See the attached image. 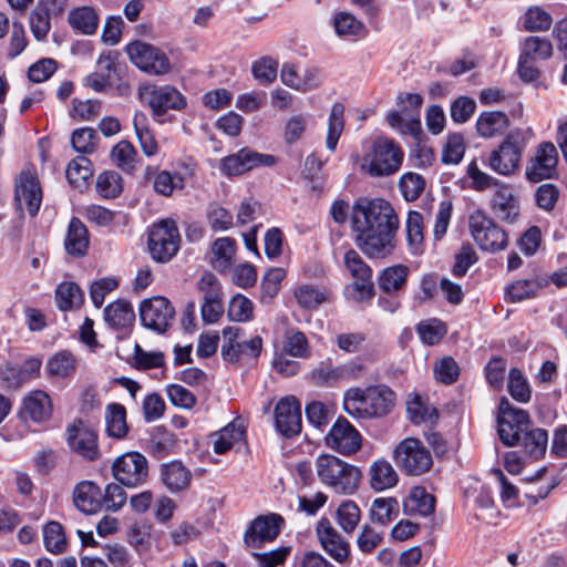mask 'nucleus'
I'll return each mask as SVG.
<instances>
[{
    "label": "nucleus",
    "mask_w": 567,
    "mask_h": 567,
    "mask_svg": "<svg viewBox=\"0 0 567 567\" xmlns=\"http://www.w3.org/2000/svg\"><path fill=\"white\" fill-rule=\"evenodd\" d=\"M395 405V393L386 385L350 388L343 394V410L357 420L379 419Z\"/></svg>",
    "instance_id": "nucleus-1"
},
{
    "label": "nucleus",
    "mask_w": 567,
    "mask_h": 567,
    "mask_svg": "<svg viewBox=\"0 0 567 567\" xmlns=\"http://www.w3.org/2000/svg\"><path fill=\"white\" fill-rule=\"evenodd\" d=\"M403 158L404 152L399 143L392 138L379 136L363 155L360 168L370 177H389L399 172Z\"/></svg>",
    "instance_id": "nucleus-2"
},
{
    "label": "nucleus",
    "mask_w": 567,
    "mask_h": 567,
    "mask_svg": "<svg viewBox=\"0 0 567 567\" xmlns=\"http://www.w3.org/2000/svg\"><path fill=\"white\" fill-rule=\"evenodd\" d=\"M316 472L320 482L337 494L352 495L359 487L360 470L337 456L320 455L316 461Z\"/></svg>",
    "instance_id": "nucleus-3"
},
{
    "label": "nucleus",
    "mask_w": 567,
    "mask_h": 567,
    "mask_svg": "<svg viewBox=\"0 0 567 567\" xmlns=\"http://www.w3.org/2000/svg\"><path fill=\"white\" fill-rule=\"evenodd\" d=\"M394 209L382 198L358 199L352 208L351 227L353 233H363L386 227H398Z\"/></svg>",
    "instance_id": "nucleus-4"
},
{
    "label": "nucleus",
    "mask_w": 567,
    "mask_h": 567,
    "mask_svg": "<svg viewBox=\"0 0 567 567\" xmlns=\"http://www.w3.org/2000/svg\"><path fill=\"white\" fill-rule=\"evenodd\" d=\"M395 465L409 476H420L433 466L432 454L423 442L415 437L402 440L392 453Z\"/></svg>",
    "instance_id": "nucleus-5"
},
{
    "label": "nucleus",
    "mask_w": 567,
    "mask_h": 567,
    "mask_svg": "<svg viewBox=\"0 0 567 567\" xmlns=\"http://www.w3.org/2000/svg\"><path fill=\"white\" fill-rule=\"evenodd\" d=\"M244 332L239 327H226L223 330L221 357L233 364H248L255 361L262 348V339L258 336L250 340L243 339Z\"/></svg>",
    "instance_id": "nucleus-6"
},
{
    "label": "nucleus",
    "mask_w": 567,
    "mask_h": 567,
    "mask_svg": "<svg viewBox=\"0 0 567 567\" xmlns=\"http://www.w3.org/2000/svg\"><path fill=\"white\" fill-rule=\"evenodd\" d=\"M526 138L522 131H512L488 156V167L498 175L511 176L519 167Z\"/></svg>",
    "instance_id": "nucleus-7"
},
{
    "label": "nucleus",
    "mask_w": 567,
    "mask_h": 567,
    "mask_svg": "<svg viewBox=\"0 0 567 567\" xmlns=\"http://www.w3.org/2000/svg\"><path fill=\"white\" fill-rule=\"evenodd\" d=\"M468 228L474 241L484 251L504 250L508 245L506 231L481 209L470 215Z\"/></svg>",
    "instance_id": "nucleus-8"
},
{
    "label": "nucleus",
    "mask_w": 567,
    "mask_h": 567,
    "mask_svg": "<svg viewBox=\"0 0 567 567\" xmlns=\"http://www.w3.org/2000/svg\"><path fill=\"white\" fill-rule=\"evenodd\" d=\"M137 95L151 109L154 117L162 116L169 110L179 111L186 104L183 94L172 85L142 84L137 89Z\"/></svg>",
    "instance_id": "nucleus-9"
},
{
    "label": "nucleus",
    "mask_w": 567,
    "mask_h": 567,
    "mask_svg": "<svg viewBox=\"0 0 567 567\" xmlns=\"http://www.w3.org/2000/svg\"><path fill=\"white\" fill-rule=\"evenodd\" d=\"M528 427V413L520 409H514L509 401L503 398L497 415V433L502 443L506 446L517 445Z\"/></svg>",
    "instance_id": "nucleus-10"
},
{
    "label": "nucleus",
    "mask_w": 567,
    "mask_h": 567,
    "mask_svg": "<svg viewBox=\"0 0 567 567\" xmlns=\"http://www.w3.org/2000/svg\"><path fill=\"white\" fill-rule=\"evenodd\" d=\"M111 470L115 481L128 488H136L148 478V462L140 452H126L117 456Z\"/></svg>",
    "instance_id": "nucleus-11"
},
{
    "label": "nucleus",
    "mask_w": 567,
    "mask_h": 567,
    "mask_svg": "<svg viewBox=\"0 0 567 567\" xmlns=\"http://www.w3.org/2000/svg\"><path fill=\"white\" fill-rule=\"evenodd\" d=\"M181 236L177 225L172 219L155 224L148 235V249L154 260L169 261L178 251Z\"/></svg>",
    "instance_id": "nucleus-12"
},
{
    "label": "nucleus",
    "mask_w": 567,
    "mask_h": 567,
    "mask_svg": "<svg viewBox=\"0 0 567 567\" xmlns=\"http://www.w3.org/2000/svg\"><path fill=\"white\" fill-rule=\"evenodd\" d=\"M138 310L142 324L159 334L165 333L175 320V308L163 296H154L143 300Z\"/></svg>",
    "instance_id": "nucleus-13"
},
{
    "label": "nucleus",
    "mask_w": 567,
    "mask_h": 567,
    "mask_svg": "<svg viewBox=\"0 0 567 567\" xmlns=\"http://www.w3.org/2000/svg\"><path fill=\"white\" fill-rule=\"evenodd\" d=\"M65 440L70 450L87 462L101 457L97 432L82 420H75L66 426Z\"/></svg>",
    "instance_id": "nucleus-14"
},
{
    "label": "nucleus",
    "mask_w": 567,
    "mask_h": 567,
    "mask_svg": "<svg viewBox=\"0 0 567 567\" xmlns=\"http://www.w3.org/2000/svg\"><path fill=\"white\" fill-rule=\"evenodd\" d=\"M126 52L132 63L146 73L164 75L172 69L167 55L158 48L148 43L142 41L132 42L127 45Z\"/></svg>",
    "instance_id": "nucleus-15"
},
{
    "label": "nucleus",
    "mask_w": 567,
    "mask_h": 567,
    "mask_svg": "<svg viewBox=\"0 0 567 567\" xmlns=\"http://www.w3.org/2000/svg\"><path fill=\"white\" fill-rule=\"evenodd\" d=\"M558 151L550 142L540 143L526 166V178L538 183L543 179L555 177L557 173Z\"/></svg>",
    "instance_id": "nucleus-16"
},
{
    "label": "nucleus",
    "mask_w": 567,
    "mask_h": 567,
    "mask_svg": "<svg viewBox=\"0 0 567 567\" xmlns=\"http://www.w3.org/2000/svg\"><path fill=\"white\" fill-rule=\"evenodd\" d=\"M316 536L321 548L338 564H346L350 559V543L332 526L326 517L320 518L316 525Z\"/></svg>",
    "instance_id": "nucleus-17"
},
{
    "label": "nucleus",
    "mask_w": 567,
    "mask_h": 567,
    "mask_svg": "<svg viewBox=\"0 0 567 567\" xmlns=\"http://www.w3.org/2000/svg\"><path fill=\"white\" fill-rule=\"evenodd\" d=\"M285 520L278 514L256 517L244 534L245 545L249 548H260L266 543L274 542L282 528Z\"/></svg>",
    "instance_id": "nucleus-18"
},
{
    "label": "nucleus",
    "mask_w": 567,
    "mask_h": 567,
    "mask_svg": "<svg viewBox=\"0 0 567 567\" xmlns=\"http://www.w3.org/2000/svg\"><path fill=\"white\" fill-rule=\"evenodd\" d=\"M398 227L354 233L358 248L369 258H385L393 251V236Z\"/></svg>",
    "instance_id": "nucleus-19"
},
{
    "label": "nucleus",
    "mask_w": 567,
    "mask_h": 567,
    "mask_svg": "<svg viewBox=\"0 0 567 567\" xmlns=\"http://www.w3.org/2000/svg\"><path fill=\"white\" fill-rule=\"evenodd\" d=\"M343 264L354 279L351 288L358 293L355 297L357 300L363 301L371 299L374 295V285L370 266L365 264L354 249H349L344 254Z\"/></svg>",
    "instance_id": "nucleus-20"
},
{
    "label": "nucleus",
    "mask_w": 567,
    "mask_h": 567,
    "mask_svg": "<svg viewBox=\"0 0 567 567\" xmlns=\"http://www.w3.org/2000/svg\"><path fill=\"white\" fill-rule=\"evenodd\" d=\"M276 158L269 154H260L247 147L221 159L220 169L227 176L241 175L259 166H272Z\"/></svg>",
    "instance_id": "nucleus-21"
},
{
    "label": "nucleus",
    "mask_w": 567,
    "mask_h": 567,
    "mask_svg": "<svg viewBox=\"0 0 567 567\" xmlns=\"http://www.w3.org/2000/svg\"><path fill=\"white\" fill-rule=\"evenodd\" d=\"M326 443L343 455H351L361 449L360 432L344 417H339L326 436Z\"/></svg>",
    "instance_id": "nucleus-22"
},
{
    "label": "nucleus",
    "mask_w": 567,
    "mask_h": 567,
    "mask_svg": "<svg viewBox=\"0 0 567 567\" xmlns=\"http://www.w3.org/2000/svg\"><path fill=\"white\" fill-rule=\"evenodd\" d=\"M16 205L21 213L35 216L42 202V190L34 173L22 172L16 183Z\"/></svg>",
    "instance_id": "nucleus-23"
},
{
    "label": "nucleus",
    "mask_w": 567,
    "mask_h": 567,
    "mask_svg": "<svg viewBox=\"0 0 567 567\" xmlns=\"http://www.w3.org/2000/svg\"><path fill=\"white\" fill-rule=\"evenodd\" d=\"M275 424L280 434L291 437L301 431V406L293 396L282 398L275 408Z\"/></svg>",
    "instance_id": "nucleus-24"
},
{
    "label": "nucleus",
    "mask_w": 567,
    "mask_h": 567,
    "mask_svg": "<svg viewBox=\"0 0 567 567\" xmlns=\"http://www.w3.org/2000/svg\"><path fill=\"white\" fill-rule=\"evenodd\" d=\"M52 412L53 406L49 394L42 390H34L23 398L19 417L23 422L41 424L51 419Z\"/></svg>",
    "instance_id": "nucleus-25"
},
{
    "label": "nucleus",
    "mask_w": 567,
    "mask_h": 567,
    "mask_svg": "<svg viewBox=\"0 0 567 567\" xmlns=\"http://www.w3.org/2000/svg\"><path fill=\"white\" fill-rule=\"evenodd\" d=\"M74 506L84 514H96L102 509V491L92 481H82L73 489Z\"/></svg>",
    "instance_id": "nucleus-26"
},
{
    "label": "nucleus",
    "mask_w": 567,
    "mask_h": 567,
    "mask_svg": "<svg viewBox=\"0 0 567 567\" xmlns=\"http://www.w3.org/2000/svg\"><path fill=\"white\" fill-rule=\"evenodd\" d=\"M491 207L498 218L507 223H514L519 214L518 200L512 187L505 183L495 188Z\"/></svg>",
    "instance_id": "nucleus-27"
},
{
    "label": "nucleus",
    "mask_w": 567,
    "mask_h": 567,
    "mask_svg": "<svg viewBox=\"0 0 567 567\" xmlns=\"http://www.w3.org/2000/svg\"><path fill=\"white\" fill-rule=\"evenodd\" d=\"M161 480L171 493H178L189 487L192 472L179 461L161 466Z\"/></svg>",
    "instance_id": "nucleus-28"
},
{
    "label": "nucleus",
    "mask_w": 567,
    "mask_h": 567,
    "mask_svg": "<svg viewBox=\"0 0 567 567\" xmlns=\"http://www.w3.org/2000/svg\"><path fill=\"white\" fill-rule=\"evenodd\" d=\"M90 244L89 231L85 225L76 217H73L68 226L64 247L73 257L84 256Z\"/></svg>",
    "instance_id": "nucleus-29"
},
{
    "label": "nucleus",
    "mask_w": 567,
    "mask_h": 567,
    "mask_svg": "<svg viewBox=\"0 0 567 567\" xmlns=\"http://www.w3.org/2000/svg\"><path fill=\"white\" fill-rule=\"evenodd\" d=\"M403 509L406 515L426 517L435 509V498L423 486H414L403 502Z\"/></svg>",
    "instance_id": "nucleus-30"
},
{
    "label": "nucleus",
    "mask_w": 567,
    "mask_h": 567,
    "mask_svg": "<svg viewBox=\"0 0 567 567\" xmlns=\"http://www.w3.org/2000/svg\"><path fill=\"white\" fill-rule=\"evenodd\" d=\"M370 486L375 492H382L394 487L399 482V475L392 464L383 458L374 461L369 470Z\"/></svg>",
    "instance_id": "nucleus-31"
},
{
    "label": "nucleus",
    "mask_w": 567,
    "mask_h": 567,
    "mask_svg": "<svg viewBox=\"0 0 567 567\" xmlns=\"http://www.w3.org/2000/svg\"><path fill=\"white\" fill-rule=\"evenodd\" d=\"M145 175L148 178L154 175L153 188L163 196H171L175 189L184 187V178L178 173H171L168 171L157 172L155 167L147 166Z\"/></svg>",
    "instance_id": "nucleus-32"
},
{
    "label": "nucleus",
    "mask_w": 567,
    "mask_h": 567,
    "mask_svg": "<svg viewBox=\"0 0 567 567\" xmlns=\"http://www.w3.org/2000/svg\"><path fill=\"white\" fill-rule=\"evenodd\" d=\"M508 125V116L503 112H483L476 121L477 133L484 138L502 134Z\"/></svg>",
    "instance_id": "nucleus-33"
},
{
    "label": "nucleus",
    "mask_w": 567,
    "mask_h": 567,
    "mask_svg": "<svg viewBox=\"0 0 567 567\" xmlns=\"http://www.w3.org/2000/svg\"><path fill=\"white\" fill-rule=\"evenodd\" d=\"M236 254V241L230 237L217 238L212 245V265L223 272L227 270L234 260Z\"/></svg>",
    "instance_id": "nucleus-34"
},
{
    "label": "nucleus",
    "mask_w": 567,
    "mask_h": 567,
    "mask_svg": "<svg viewBox=\"0 0 567 567\" xmlns=\"http://www.w3.org/2000/svg\"><path fill=\"white\" fill-rule=\"evenodd\" d=\"M78 360L68 350H62L52 355L47 362V371L58 379L70 378L75 373Z\"/></svg>",
    "instance_id": "nucleus-35"
},
{
    "label": "nucleus",
    "mask_w": 567,
    "mask_h": 567,
    "mask_svg": "<svg viewBox=\"0 0 567 567\" xmlns=\"http://www.w3.org/2000/svg\"><path fill=\"white\" fill-rule=\"evenodd\" d=\"M106 433L114 439H123L128 431L126 410L120 403H111L105 410Z\"/></svg>",
    "instance_id": "nucleus-36"
},
{
    "label": "nucleus",
    "mask_w": 567,
    "mask_h": 567,
    "mask_svg": "<svg viewBox=\"0 0 567 567\" xmlns=\"http://www.w3.org/2000/svg\"><path fill=\"white\" fill-rule=\"evenodd\" d=\"M104 319L113 328L121 329L130 326L135 315L130 302L117 300L104 309Z\"/></svg>",
    "instance_id": "nucleus-37"
},
{
    "label": "nucleus",
    "mask_w": 567,
    "mask_h": 567,
    "mask_svg": "<svg viewBox=\"0 0 567 567\" xmlns=\"http://www.w3.org/2000/svg\"><path fill=\"white\" fill-rule=\"evenodd\" d=\"M355 364H342L338 367L321 365L312 372L313 380L319 384H334L340 380L355 377Z\"/></svg>",
    "instance_id": "nucleus-38"
},
{
    "label": "nucleus",
    "mask_w": 567,
    "mask_h": 567,
    "mask_svg": "<svg viewBox=\"0 0 567 567\" xmlns=\"http://www.w3.org/2000/svg\"><path fill=\"white\" fill-rule=\"evenodd\" d=\"M399 513V503L393 497L375 498L370 507V519L381 526L390 524Z\"/></svg>",
    "instance_id": "nucleus-39"
},
{
    "label": "nucleus",
    "mask_w": 567,
    "mask_h": 567,
    "mask_svg": "<svg viewBox=\"0 0 567 567\" xmlns=\"http://www.w3.org/2000/svg\"><path fill=\"white\" fill-rule=\"evenodd\" d=\"M110 155L112 162L122 171L131 173L136 168L138 154L131 142L120 141L112 147Z\"/></svg>",
    "instance_id": "nucleus-40"
},
{
    "label": "nucleus",
    "mask_w": 567,
    "mask_h": 567,
    "mask_svg": "<svg viewBox=\"0 0 567 567\" xmlns=\"http://www.w3.org/2000/svg\"><path fill=\"white\" fill-rule=\"evenodd\" d=\"M409 268L404 265H395L383 269L379 277V287L384 292L401 290L406 282Z\"/></svg>",
    "instance_id": "nucleus-41"
},
{
    "label": "nucleus",
    "mask_w": 567,
    "mask_h": 567,
    "mask_svg": "<svg viewBox=\"0 0 567 567\" xmlns=\"http://www.w3.org/2000/svg\"><path fill=\"white\" fill-rule=\"evenodd\" d=\"M361 519V509L355 502L351 499L342 501L336 511V520L339 527L346 533L351 534L357 528Z\"/></svg>",
    "instance_id": "nucleus-42"
},
{
    "label": "nucleus",
    "mask_w": 567,
    "mask_h": 567,
    "mask_svg": "<svg viewBox=\"0 0 567 567\" xmlns=\"http://www.w3.org/2000/svg\"><path fill=\"white\" fill-rule=\"evenodd\" d=\"M114 60L111 58V55H100L97 60L99 70L87 75L85 80L86 85L93 89L95 92L105 91L110 85L111 73L114 70Z\"/></svg>",
    "instance_id": "nucleus-43"
},
{
    "label": "nucleus",
    "mask_w": 567,
    "mask_h": 567,
    "mask_svg": "<svg viewBox=\"0 0 567 567\" xmlns=\"http://www.w3.org/2000/svg\"><path fill=\"white\" fill-rule=\"evenodd\" d=\"M65 174L71 185L82 188L93 176L92 163L85 156H78L68 164Z\"/></svg>",
    "instance_id": "nucleus-44"
},
{
    "label": "nucleus",
    "mask_w": 567,
    "mask_h": 567,
    "mask_svg": "<svg viewBox=\"0 0 567 567\" xmlns=\"http://www.w3.org/2000/svg\"><path fill=\"white\" fill-rule=\"evenodd\" d=\"M551 54L553 45L549 40L540 37H528L522 44L519 56L536 62L538 60H547Z\"/></svg>",
    "instance_id": "nucleus-45"
},
{
    "label": "nucleus",
    "mask_w": 567,
    "mask_h": 567,
    "mask_svg": "<svg viewBox=\"0 0 567 567\" xmlns=\"http://www.w3.org/2000/svg\"><path fill=\"white\" fill-rule=\"evenodd\" d=\"M55 301L59 309L68 311L83 303V292L75 282H61L55 289Z\"/></svg>",
    "instance_id": "nucleus-46"
},
{
    "label": "nucleus",
    "mask_w": 567,
    "mask_h": 567,
    "mask_svg": "<svg viewBox=\"0 0 567 567\" xmlns=\"http://www.w3.org/2000/svg\"><path fill=\"white\" fill-rule=\"evenodd\" d=\"M69 22L73 29L84 34H93L99 25V17L94 9L82 7L70 12Z\"/></svg>",
    "instance_id": "nucleus-47"
},
{
    "label": "nucleus",
    "mask_w": 567,
    "mask_h": 567,
    "mask_svg": "<svg viewBox=\"0 0 567 567\" xmlns=\"http://www.w3.org/2000/svg\"><path fill=\"white\" fill-rule=\"evenodd\" d=\"M520 440L527 454L534 458L544 456L548 444L546 430L539 427L533 430L527 429Z\"/></svg>",
    "instance_id": "nucleus-48"
},
{
    "label": "nucleus",
    "mask_w": 567,
    "mask_h": 567,
    "mask_svg": "<svg viewBox=\"0 0 567 567\" xmlns=\"http://www.w3.org/2000/svg\"><path fill=\"white\" fill-rule=\"evenodd\" d=\"M406 413L409 420L414 424H433L437 420V412L435 408L423 403L420 395H414L406 402Z\"/></svg>",
    "instance_id": "nucleus-49"
},
{
    "label": "nucleus",
    "mask_w": 567,
    "mask_h": 567,
    "mask_svg": "<svg viewBox=\"0 0 567 567\" xmlns=\"http://www.w3.org/2000/svg\"><path fill=\"white\" fill-rule=\"evenodd\" d=\"M343 114L344 106L341 103H336L332 105L329 115L328 134L326 140L327 148L331 152L336 150L344 127Z\"/></svg>",
    "instance_id": "nucleus-50"
},
{
    "label": "nucleus",
    "mask_w": 567,
    "mask_h": 567,
    "mask_svg": "<svg viewBox=\"0 0 567 567\" xmlns=\"http://www.w3.org/2000/svg\"><path fill=\"white\" fill-rule=\"evenodd\" d=\"M244 433L245 432L243 426L235 423H229L218 433H216L214 440V451L218 454L226 453L233 447L234 443L243 440Z\"/></svg>",
    "instance_id": "nucleus-51"
},
{
    "label": "nucleus",
    "mask_w": 567,
    "mask_h": 567,
    "mask_svg": "<svg viewBox=\"0 0 567 567\" xmlns=\"http://www.w3.org/2000/svg\"><path fill=\"white\" fill-rule=\"evenodd\" d=\"M333 28L339 37H355L364 31L363 23L348 12H338L333 18Z\"/></svg>",
    "instance_id": "nucleus-52"
},
{
    "label": "nucleus",
    "mask_w": 567,
    "mask_h": 567,
    "mask_svg": "<svg viewBox=\"0 0 567 567\" xmlns=\"http://www.w3.org/2000/svg\"><path fill=\"white\" fill-rule=\"evenodd\" d=\"M43 542L45 548L54 554L62 553L66 547L63 527L58 522H49L43 527Z\"/></svg>",
    "instance_id": "nucleus-53"
},
{
    "label": "nucleus",
    "mask_w": 567,
    "mask_h": 567,
    "mask_svg": "<svg viewBox=\"0 0 567 567\" xmlns=\"http://www.w3.org/2000/svg\"><path fill=\"white\" fill-rule=\"evenodd\" d=\"M97 142L99 136L91 127L76 128L71 135V145L78 153H93L97 146Z\"/></svg>",
    "instance_id": "nucleus-54"
},
{
    "label": "nucleus",
    "mask_w": 567,
    "mask_h": 567,
    "mask_svg": "<svg viewBox=\"0 0 567 567\" xmlns=\"http://www.w3.org/2000/svg\"><path fill=\"white\" fill-rule=\"evenodd\" d=\"M254 305L244 295L237 293L228 305L227 316L230 321L246 322L252 319Z\"/></svg>",
    "instance_id": "nucleus-55"
},
{
    "label": "nucleus",
    "mask_w": 567,
    "mask_h": 567,
    "mask_svg": "<svg viewBox=\"0 0 567 567\" xmlns=\"http://www.w3.org/2000/svg\"><path fill=\"white\" fill-rule=\"evenodd\" d=\"M399 187L404 199L413 202L417 199L424 190L425 181L420 174L408 172L401 176Z\"/></svg>",
    "instance_id": "nucleus-56"
},
{
    "label": "nucleus",
    "mask_w": 567,
    "mask_h": 567,
    "mask_svg": "<svg viewBox=\"0 0 567 567\" xmlns=\"http://www.w3.org/2000/svg\"><path fill=\"white\" fill-rule=\"evenodd\" d=\"M293 295L298 305L305 309H316L327 299L323 291L311 285H302L296 288Z\"/></svg>",
    "instance_id": "nucleus-57"
},
{
    "label": "nucleus",
    "mask_w": 567,
    "mask_h": 567,
    "mask_svg": "<svg viewBox=\"0 0 567 567\" xmlns=\"http://www.w3.org/2000/svg\"><path fill=\"white\" fill-rule=\"evenodd\" d=\"M102 508L117 512L126 504L127 494L120 483H109L102 494Z\"/></svg>",
    "instance_id": "nucleus-58"
},
{
    "label": "nucleus",
    "mask_w": 567,
    "mask_h": 567,
    "mask_svg": "<svg viewBox=\"0 0 567 567\" xmlns=\"http://www.w3.org/2000/svg\"><path fill=\"white\" fill-rule=\"evenodd\" d=\"M254 78L262 84L272 83L278 73V62L270 56H262L251 65Z\"/></svg>",
    "instance_id": "nucleus-59"
},
{
    "label": "nucleus",
    "mask_w": 567,
    "mask_h": 567,
    "mask_svg": "<svg viewBox=\"0 0 567 567\" xmlns=\"http://www.w3.org/2000/svg\"><path fill=\"white\" fill-rule=\"evenodd\" d=\"M96 189L105 198H114L122 192V177L118 173L109 171L99 175Z\"/></svg>",
    "instance_id": "nucleus-60"
},
{
    "label": "nucleus",
    "mask_w": 567,
    "mask_h": 567,
    "mask_svg": "<svg viewBox=\"0 0 567 567\" xmlns=\"http://www.w3.org/2000/svg\"><path fill=\"white\" fill-rule=\"evenodd\" d=\"M540 288L542 285L537 280L519 279L507 288V295L511 301L518 302L536 296Z\"/></svg>",
    "instance_id": "nucleus-61"
},
{
    "label": "nucleus",
    "mask_w": 567,
    "mask_h": 567,
    "mask_svg": "<svg viewBox=\"0 0 567 567\" xmlns=\"http://www.w3.org/2000/svg\"><path fill=\"white\" fill-rule=\"evenodd\" d=\"M508 392L516 401L526 403L530 399V390L520 370L513 368L508 373Z\"/></svg>",
    "instance_id": "nucleus-62"
},
{
    "label": "nucleus",
    "mask_w": 567,
    "mask_h": 567,
    "mask_svg": "<svg viewBox=\"0 0 567 567\" xmlns=\"http://www.w3.org/2000/svg\"><path fill=\"white\" fill-rule=\"evenodd\" d=\"M553 23L548 12L539 7L529 8L524 17V28L527 31H547Z\"/></svg>",
    "instance_id": "nucleus-63"
},
{
    "label": "nucleus",
    "mask_w": 567,
    "mask_h": 567,
    "mask_svg": "<svg viewBox=\"0 0 567 567\" xmlns=\"http://www.w3.org/2000/svg\"><path fill=\"white\" fill-rule=\"evenodd\" d=\"M203 302L223 300L221 285L212 272H205L197 282Z\"/></svg>",
    "instance_id": "nucleus-64"
}]
</instances>
